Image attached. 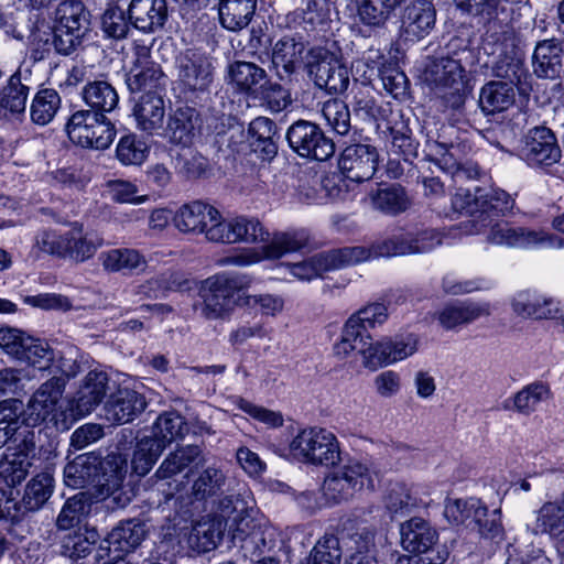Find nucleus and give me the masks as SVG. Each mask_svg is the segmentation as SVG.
Returning a JSON list of instances; mask_svg holds the SVG:
<instances>
[{"mask_svg":"<svg viewBox=\"0 0 564 564\" xmlns=\"http://www.w3.org/2000/svg\"><path fill=\"white\" fill-rule=\"evenodd\" d=\"M251 283L248 275L218 274L204 281L199 290L200 301L195 305L207 321L230 317L236 306H242L240 291Z\"/></svg>","mask_w":564,"mask_h":564,"instance_id":"obj_1","label":"nucleus"},{"mask_svg":"<svg viewBox=\"0 0 564 564\" xmlns=\"http://www.w3.org/2000/svg\"><path fill=\"white\" fill-rule=\"evenodd\" d=\"M377 480V471L358 460H349L325 478L323 494L327 501L337 505L348 501L365 488L375 490Z\"/></svg>","mask_w":564,"mask_h":564,"instance_id":"obj_2","label":"nucleus"},{"mask_svg":"<svg viewBox=\"0 0 564 564\" xmlns=\"http://www.w3.org/2000/svg\"><path fill=\"white\" fill-rule=\"evenodd\" d=\"M291 454L300 462L313 465H335L339 447L335 435L324 429L302 430L290 444Z\"/></svg>","mask_w":564,"mask_h":564,"instance_id":"obj_3","label":"nucleus"},{"mask_svg":"<svg viewBox=\"0 0 564 564\" xmlns=\"http://www.w3.org/2000/svg\"><path fill=\"white\" fill-rule=\"evenodd\" d=\"M305 68L314 84L329 94H341L348 88V68L327 48H311L306 54Z\"/></svg>","mask_w":564,"mask_h":564,"instance_id":"obj_4","label":"nucleus"},{"mask_svg":"<svg viewBox=\"0 0 564 564\" xmlns=\"http://www.w3.org/2000/svg\"><path fill=\"white\" fill-rule=\"evenodd\" d=\"M285 138L290 148L302 158L326 161L335 153L333 140L312 121H295L289 127Z\"/></svg>","mask_w":564,"mask_h":564,"instance_id":"obj_5","label":"nucleus"},{"mask_svg":"<svg viewBox=\"0 0 564 564\" xmlns=\"http://www.w3.org/2000/svg\"><path fill=\"white\" fill-rule=\"evenodd\" d=\"M307 242L304 232H280L275 234L272 240L260 250L247 248L238 253L220 259L221 265L248 267L262 261L263 259H278L286 252L297 251Z\"/></svg>","mask_w":564,"mask_h":564,"instance_id":"obj_6","label":"nucleus"},{"mask_svg":"<svg viewBox=\"0 0 564 564\" xmlns=\"http://www.w3.org/2000/svg\"><path fill=\"white\" fill-rule=\"evenodd\" d=\"M388 318V308L382 303H371L352 314L344 325L341 339L334 345V354L339 358H346L351 352L349 343L356 341L368 330L382 325Z\"/></svg>","mask_w":564,"mask_h":564,"instance_id":"obj_7","label":"nucleus"},{"mask_svg":"<svg viewBox=\"0 0 564 564\" xmlns=\"http://www.w3.org/2000/svg\"><path fill=\"white\" fill-rule=\"evenodd\" d=\"M134 54L135 59L126 77L130 91L162 94L165 86V76L161 66L151 61L150 48L138 45L134 48Z\"/></svg>","mask_w":564,"mask_h":564,"instance_id":"obj_8","label":"nucleus"},{"mask_svg":"<svg viewBox=\"0 0 564 564\" xmlns=\"http://www.w3.org/2000/svg\"><path fill=\"white\" fill-rule=\"evenodd\" d=\"M520 156L531 166H551L562 156L555 134L545 127H535L525 135Z\"/></svg>","mask_w":564,"mask_h":564,"instance_id":"obj_9","label":"nucleus"},{"mask_svg":"<svg viewBox=\"0 0 564 564\" xmlns=\"http://www.w3.org/2000/svg\"><path fill=\"white\" fill-rule=\"evenodd\" d=\"M531 228L513 226L506 220H490L484 218L474 224V229H469L470 234H485L486 241L496 246H505L508 248H531Z\"/></svg>","mask_w":564,"mask_h":564,"instance_id":"obj_10","label":"nucleus"},{"mask_svg":"<svg viewBox=\"0 0 564 564\" xmlns=\"http://www.w3.org/2000/svg\"><path fill=\"white\" fill-rule=\"evenodd\" d=\"M378 164V152L368 144L347 147L340 155L338 166L343 175L352 182L361 183L370 180Z\"/></svg>","mask_w":564,"mask_h":564,"instance_id":"obj_11","label":"nucleus"},{"mask_svg":"<svg viewBox=\"0 0 564 564\" xmlns=\"http://www.w3.org/2000/svg\"><path fill=\"white\" fill-rule=\"evenodd\" d=\"M180 83L191 91H205L213 82V65L204 54L187 50L177 62Z\"/></svg>","mask_w":564,"mask_h":564,"instance_id":"obj_12","label":"nucleus"},{"mask_svg":"<svg viewBox=\"0 0 564 564\" xmlns=\"http://www.w3.org/2000/svg\"><path fill=\"white\" fill-rule=\"evenodd\" d=\"M512 313L521 318L554 321L558 315V301L531 290H521L510 299Z\"/></svg>","mask_w":564,"mask_h":564,"instance_id":"obj_13","label":"nucleus"},{"mask_svg":"<svg viewBox=\"0 0 564 564\" xmlns=\"http://www.w3.org/2000/svg\"><path fill=\"white\" fill-rule=\"evenodd\" d=\"M65 379L52 377L33 393L28 403L29 419L33 424L54 420L58 402L65 389Z\"/></svg>","mask_w":564,"mask_h":564,"instance_id":"obj_14","label":"nucleus"},{"mask_svg":"<svg viewBox=\"0 0 564 564\" xmlns=\"http://www.w3.org/2000/svg\"><path fill=\"white\" fill-rule=\"evenodd\" d=\"M126 463L120 456H107L99 479L100 495L108 500V508H123L130 501V496L122 490L126 479Z\"/></svg>","mask_w":564,"mask_h":564,"instance_id":"obj_15","label":"nucleus"},{"mask_svg":"<svg viewBox=\"0 0 564 564\" xmlns=\"http://www.w3.org/2000/svg\"><path fill=\"white\" fill-rule=\"evenodd\" d=\"M127 12L131 25L143 33L161 31L169 19L166 0H131Z\"/></svg>","mask_w":564,"mask_h":564,"instance_id":"obj_16","label":"nucleus"},{"mask_svg":"<svg viewBox=\"0 0 564 564\" xmlns=\"http://www.w3.org/2000/svg\"><path fill=\"white\" fill-rule=\"evenodd\" d=\"M147 406L142 394L131 389H119L111 393L105 403V417L113 424H124L132 421Z\"/></svg>","mask_w":564,"mask_h":564,"instance_id":"obj_17","label":"nucleus"},{"mask_svg":"<svg viewBox=\"0 0 564 564\" xmlns=\"http://www.w3.org/2000/svg\"><path fill=\"white\" fill-rule=\"evenodd\" d=\"M563 47L555 40H543L536 43L532 55L533 73L543 79H558L564 75Z\"/></svg>","mask_w":564,"mask_h":564,"instance_id":"obj_18","label":"nucleus"},{"mask_svg":"<svg viewBox=\"0 0 564 564\" xmlns=\"http://www.w3.org/2000/svg\"><path fill=\"white\" fill-rule=\"evenodd\" d=\"M529 528L534 535L547 534L555 541L557 551L564 556V503H543L536 511L534 523Z\"/></svg>","mask_w":564,"mask_h":564,"instance_id":"obj_19","label":"nucleus"},{"mask_svg":"<svg viewBox=\"0 0 564 564\" xmlns=\"http://www.w3.org/2000/svg\"><path fill=\"white\" fill-rule=\"evenodd\" d=\"M147 535L145 523L139 519L121 521L104 540L100 550L113 551L120 554L133 552Z\"/></svg>","mask_w":564,"mask_h":564,"instance_id":"obj_20","label":"nucleus"},{"mask_svg":"<svg viewBox=\"0 0 564 564\" xmlns=\"http://www.w3.org/2000/svg\"><path fill=\"white\" fill-rule=\"evenodd\" d=\"M401 28L406 36L423 39L434 29L436 11L427 0H415L409 3L402 14Z\"/></svg>","mask_w":564,"mask_h":564,"instance_id":"obj_21","label":"nucleus"},{"mask_svg":"<svg viewBox=\"0 0 564 564\" xmlns=\"http://www.w3.org/2000/svg\"><path fill=\"white\" fill-rule=\"evenodd\" d=\"M104 246V238L95 231H84L82 226H74L64 234V258L76 263L91 259Z\"/></svg>","mask_w":564,"mask_h":564,"instance_id":"obj_22","label":"nucleus"},{"mask_svg":"<svg viewBox=\"0 0 564 564\" xmlns=\"http://www.w3.org/2000/svg\"><path fill=\"white\" fill-rule=\"evenodd\" d=\"M402 547L411 553L436 550L438 534L429 522L421 518H412L400 529Z\"/></svg>","mask_w":564,"mask_h":564,"instance_id":"obj_23","label":"nucleus"},{"mask_svg":"<svg viewBox=\"0 0 564 564\" xmlns=\"http://www.w3.org/2000/svg\"><path fill=\"white\" fill-rule=\"evenodd\" d=\"M104 460L94 454H84L69 462L64 468V482L72 488L99 486Z\"/></svg>","mask_w":564,"mask_h":564,"instance_id":"obj_24","label":"nucleus"},{"mask_svg":"<svg viewBox=\"0 0 564 564\" xmlns=\"http://www.w3.org/2000/svg\"><path fill=\"white\" fill-rule=\"evenodd\" d=\"M267 77L265 69L251 62L234 61L227 66L228 84L248 96L258 97Z\"/></svg>","mask_w":564,"mask_h":564,"instance_id":"obj_25","label":"nucleus"},{"mask_svg":"<svg viewBox=\"0 0 564 564\" xmlns=\"http://www.w3.org/2000/svg\"><path fill=\"white\" fill-rule=\"evenodd\" d=\"M234 543H240V547L250 551H261L265 545L264 529L252 516V510L246 507V512L232 517L229 523Z\"/></svg>","mask_w":564,"mask_h":564,"instance_id":"obj_26","label":"nucleus"},{"mask_svg":"<svg viewBox=\"0 0 564 564\" xmlns=\"http://www.w3.org/2000/svg\"><path fill=\"white\" fill-rule=\"evenodd\" d=\"M217 209L200 200L183 205L174 215L173 224L185 234L206 232L210 220H215Z\"/></svg>","mask_w":564,"mask_h":564,"instance_id":"obj_27","label":"nucleus"},{"mask_svg":"<svg viewBox=\"0 0 564 564\" xmlns=\"http://www.w3.org/2000/svg\"><path fill=\"white\" fill-rule=\"evenodd\" d=\"M490 314L491 306L488 302L464 301L443 307L437 313V319L442 327L451 330Z\"/></svg>","mask_w":564,"mask_h":564,"instance_id":"obj_28","label":"nucleus"},{"mask_svg":"<svg viewBox=\"0 0 564 564\" xmlns=\"http://www.w3.org/2000/svg\"><path fill=\"white\" fill-rule=\"evenodd\" d=\"M425 78L436 88L457 87L465 85L467 80L460 59L451 56H441L430 62L425 69Z\"/></svg>","mask_w":564,"mask_h":564,"instance_id":"obj_29","label":"nucleus"},{"mask_svg":"<svg viewBox=\"0 0 564 564\" xmlns=\"http://www.w3.org/2000/svg\"><path fill=\"white\" fill-rule=\"evenodd\" d=\"M305 44L294 36H283L272 48V64L281 80L289 79L302 61Z\"/></svg>","mask_w":564,"mask_h":564,"instance_id":"obj_30","label":"nucleus"},{"mask_svg":"<svg viewBox=\"0 0 564 564\" xmlns=\"http://www.w3.org/2000/svg\"><path fill=\"white\" fill-rule=\"evenodd\" d=\"M108 382L109 378L104 371L91 370L87 373L74 400L78 414H89L101 403L109 390Z\"/></svg>","mask_w":564,"mask_h":564,"instance_id":"obj_31","label":"nucleus"},{"mask_svg":"<svg viewBox=\"0 0 564 564\" xmlns=\"http://www.w3.org/2000/svg\"><path fill=\"white\" fill-rule=\"evenodd\" d=\"M138 127L149 133H153L163 127L165 105L162 94H143L133 108Z\"/></svg>","mask_w":564,"mask_h":564,"instance_id":"obj_32","label":"nucleus"},{"mask_svg":"<svg viewBox=\"0 0 564 564\" xmlns=\"http://www.w3.org/2000/svg\"><path fill=\"white\" fill-rule=\"evenodd\" d=\"M514 96V89L510 84L502 80H491L481 87L478 105L486 116L501 113L513 105Z\"/></svg>","mask_w":564,"mask_h":564,"instance_id":"obj_33","label":"nucleus"},{"mask_svg":"<svg viewBox=\"0 0 564 564\" xmlns=\"http://www.w3.org/2000/svg\"><path fill=\"white\" fill-rule=\"evenodd\" d=\"M258 0H219V21L223 28L238 32L252 21Z\"/></svg>","mask_w":564,"mask_h":564,"instance_id":"obj_34","label":"nucleus"},{"mask_svg":"<svg viewBox=\"0 0 564 564\" xmlns=\"http://www.w3.org/2000/svg\"><path fill=\"white\" fill-rule=\"evenodd\" d=\"M405 0H357V17L367 26L383 28Z\"/></svg>","mask_w":564,"mask_h":564,"instance_id":"obj_35","label":"nucleus"},{"mask_svg":"<svg viewBox=\"0 0 564 564\" xmlns=\"http://www.w3.org/2000/svg\"><path fill=\"white\" fill-rule=\"evenodd\" d=\"M85 104L93 111L102 115L116 109L119 96L116 88L106 80H94L85 85L82 91Z\"/></svg>","mask_w":564,"mask_h":564,"instance_id":"obj_36","label":"nucleus"},{"mask_svg":"<svg viewBox=\"0 0 564 564\" xmlns=\"http://www.w3.org/2000/svg\"><path fill=\"white\" fill-rule=\"evenodd\" d=\"M189 431L185 419L177 412L161 414L152 426V440L164 449L173 441L183 438Z\"/></svg>","mask_w":564,"mask_h":564,"instance_id":"obj_37","label":"nucleus"},{"mask_svg":"<svg viewBox=\"0 0 564 564\" xmlns=\"http://www.w3.org/2000/svg\"><path fill=\"white\" fill-rule=\"evenodd\" d=\"M196 123L195 109L189 107L177 108L169 118L165 129L166 135L173 143L187 147L195 135Z\"/></svg>","mask_w":564,"mask_h":564,"instance_id":"obj_38","label":"nucleus"},{"mask_svg":"<svg viewBox=\"0 0 564 564\" xmlns=\"http://www.w3.org/2000/svg\"><path fill=\"white\" fill-rule=\"evenodd\" d=\"M91 496L80 491L68 498L56 518V528L62 531L80 525L90 512Z\"/></svg>","mask_w":564,"mask_h":564,"instance_id":"obj_39","label":"nucleus"},{"mask_svg":"<svg viewBox=\"0 0 564 564\" xmlns=\"http://www.w3.org/2000/svg\"><path fill=\"white\" fill-rule=\"evenodd\" d=\"M378 128L387 139L391 141L397 152L403 155L404 161H409L416 155V144L411 138V131L408 124L397 115L386 122L379 123Z\"/></svg>","mask_w":564,"mask_h":564,"instance_id":"obj_40","label":"nucleus"},{"mask_svg":"<svg viewBox=\"0 0 564 564\" xmlns=\"http://www.w3.org/2000/svg\"><path fill=\"white\" fill-rule=\"evenodd\" d=\"M494 73L497 77L506 79L512 87L517 86L521 94H525L530 88L531 76L519 56L507 54L500 56L494 66Z\"/></svg>","mask_w":564,"mask_h":564,"instance_id":"obj_41","label":"nucleus"},{"mask_svg":"<svg viewBox=\"0 0 564 564\" xmlns=\"http://www.w3.org/2000/svg\"><path fill=\"white\" fill-rule=\"evenodd\" d=\"M227 476L221 468L208 466L203 469L192 486V494L196 500H206L226 491Z\"/></svg>","mask_w":564,"mask_h":564,"instance_id":"obj_42","label":"nucleus"},{"mask_svg":"<svg viewBox=\"0 0 564 564\" xmlns=\"http://www.w3.org/2000/svg\"><path fill=\"white\" fill-rule=\"evenodd\" d=\"M349 343L351 346V351L357 350L358 354L362 358V366L366 369L375 371L383 366H389V357L390 352H388V347L386 345V339H381L379 341L372 343L371 336L364 335L360 337V340Z\"/></svg>","mask_w":564,"mask_h":564,"instance_id":"obj_43","label":"nucleus"},{"mask_svg":"<svg viewBox=\"0 0 564 564\" xmlns=\"http://www.w3.org/2000/svg\"><path fill=\"white\" fill-rule=\"evenodd\" d=\"M101 265L109 272H131L137 269H144L147 261L144 257L134 249H112L99 254Z\"/></svg>","mask_w":564,"mask_h":564,"instance_id":"obj_44","label":"nucleus"},{"mask_svg":"<svg viewBox=\"0 0 564 564\" xmlns=\"http://www.w3.org/2000/svg\"><path fill=\"white\" fill-rule=\"evenodd\" d=\"M200 457L202 449L196 445L180 447L165 457L156 470L155 476L159 479L171 478L199 460Z\"/></svg>","mask_w":564,"mask_h":564,"instance_id":"obj_45","label":"nucleus"},{"mask_svg":"<svg viewBox=\"0 0 564 564\" xmlns=\"http://www.w3.org/2000/svg\"><path fill=\"white\" fill-rule=\"evenodd\" d=\"M486 513V506L480 500L470 498L468 500L456 499L445 507V516L455 524H462L474 529L475 522Z\"/></svg>","mask_w":564,"mask_h":564,"instance_id":"obj_46","label":"nucleus"},{"mask_svg":"<svg viewBox=\"0 0 564 564\" xmlns=\"http://www.w3.org/2000/svg\"><path fill=\"white\" fill-rule=\"evenodd\" d=\"M551 398V390L547 383L542 381L532 382L518 391L512 399V410L522 415H531L536 411L539 404Z\"/></svg>","mask_w":564,"mask_h":564,"instance_id":"obj_47","label":"nucleus"},{"mask_svg":"<svg viewBox=\"0 0 564 564\" xmlns=\"http://www.w3.org/2000/svg\"><path fill=\"white\" fill-rule=\"evenodd\" d=\"M53 481L48 473H41L28 482L21 500L25 514L43 507L53 492Z\"/></svg>","mask_w":564,"mask_h":564,"instance_id":"obj_48","label":"nucleus"},{"mask_svg":"<svg viewBox=\"0 0 564 564\" xmlns=\"http://www.w3.org/2000/svg\"><path fill=\"white\" fill-rule=\"evenodd\" d=\"M55 25L69 26L70 30H76V32L87 33L90 25L89 12L86 11L80 1L76 0L59 3L55 12Z\"/></svg>","mask_w":564,"mask_h":564,"instance_id":"obj_49","label":"nucleus"},{"mask_svg":"<svg viewBox=\"0 0 564 564\" xmlns=\"http://www.w3.org/2000/svg\"><path fill=\"white\" fill-rule=\"evenodd\" d=\"M61 107L58 93L51 88L36 93L31 104V119L34 123L45 126L53 120Z\"/></svg>","mask_w":564,"mask_h":564,"instance_id":"obj_50","label":"nucleus"},{"mask_svg":"<svg viewBox=\"0 0 564 564\" xmlns=\"http://www.w3.org/2000/svg\"><path fill=\"white\" fill-rule=\"evenodd\" d=\"M341 549L339 539L334 534H325L317 540L308 555L299 564H340Z\"/></svg>","mask_w":564,"mask_h":564,"instance_id":"obj_51","label":"nucleus"},{"mask_svg":"<svg viewBox=\"0 0 564 564\" xmlns=\"http://www.w3.org/2000/svg\"><path fill=\"white\" fill-rule=\"evenodd\" d=\"M373 206L387 214L397 215L411 206V199L405 189L399 185L381 188L372 198Z\"/></svg>","mask_w":564,"mask_h":564,"instance_id":"obj_52","label":"nucleus"},{"mask_svg":"<svg viewBox=\"0 0 564 564\" xmlns=\"http://www.w3.org/2000/svg\"><path fill=\"white\" fill-rule=\"evenodd\" d=\"M327 271L339 269L346 265L357 264L373 257L372 246L370 248L356 246L333 249L322 252Z\"/></svg>","mask_w":564,"mask_h":564,"instance_id":"obj_53","label":"nucleus"},{"mask_svg":"<svg viewBox=\"0 0 564 564\" xmlns=\"http://www.w3.org/2000/svg\"><path fill=\"white\" fill-rule=\"evenodd\" d=\"M32 465L30 459L11 453V446H8L0 460V477L8 487H14L26 478Z\"/></svg>","mask_w":564,"mask_h":564,"instance_id":"obj_54","label":"nucleus"},{"mask_svg":"<svg viewBox=\"0 0 564 564\" xmlns=\"http://www.w3.org/2000/svg\"><path fill=\"white\" fill-rule=\"evenodd\" d=\"M99 539L96 529H86L85 532H74L63 539L62 553L73 561H78L90 554Z\"/></svg>","mask_w":564,"mask_h":564,"instance_id":"obj_55","label":"nucleus"},{"mask_svg":"<svg viewBox=\"0 0 564 564\" xmlns=\"http://www.w3.org/2000/svg\"><path fill=\"white\" fill-rule=\"evenodd\" d=\"M29 87L21 82V74L14 73L1 91L0 107L12 113H21L25 110Z\"/></svg>","mask_w":564,"mask_h":564,"instance_id":"obj_56","label":"nucleus"},{"mask_svg":"<svg viewBox=\"0 0 564 564\" xmlns=\"http://www.w3.org/2000/svg\"><path fill=\"white\" fill-rule=\"evenodd\" d=\"M162 452V445L156 444L151 436L144 435L137 443L131 460L132 470L139 476L147 475Z\"/></svg>","mask_w":564,"mask_h":564,"instance_id":"obj_57","label":"nucleus"},{"mask_svg":"<svg viewBox=\"0 0 564 564\" xmlns=\"http://www.w3.org/2000/svg\"><path fill=\"white\" fill-rule=\"evenodd\" d=\"M322 115L336 133L346 135L350 131V111L343 100L333 98L325 101Z\"/></svg>","mask_w":564,"mask_h":564,"instance_id":"obj_58","label":"nucleus"},{"mask_svg":"<svg viewBox=\"0 0 564 564\" xmlns=\"http://www.w3.org/2000/svg\"><path fill=\"white\" fill-rule=\"evenodd\" d=\"M410 232L393 234L372 245L375 258L379 257H399L413 254Z\"/></svg>","mask_w":564,"mask_h":564,"instance_id":"obj_59","label":"nucleus"},{"mask_svg":"<svg viewBox=\"0 0 564 564\" xmlns=\"http://www.w3.org/2000/svg\"><path fill=\"white\" fill-rule=\"evenodd\" d=\"M23 352L19 356V360L25 361L39 369H46L54 360V350L50 345L41 339L29 336L25 338Z\"/></svg>","mask_w":564,"mask_h":564,"instance_id":"obj_60","label":"nucleus"},{"mask_svg":"<svg viewBox=\"0 0 564 564\" xmlns=\"http://www.w3.org/2000/svg\"><path fill=\"white\" fill-rule=\"evenodd\" d=\"M100 115V111H93L90 109L75 111L66 123L68 138L76 144L78 142H87L89 131L95 127Z\"/></svg>","mask_w":564,"mask_h":564,"instance_id":"obj_61","label":"nucleus"},{"mask_svg":"<svg viewBox=\"0 0 564 564\" xmlns=\"http://www.w3.org/2000/svg\"><path fill=\"white\" fill-rule=\"evenodd\" d=\"M482 188L475 187L474 191L459 188L452 199L453 208L458 213H465L470 216L478 214V219L471 220V228L474 224L480 221L485 217L482 216Z\"/></svg>","mask_w":564,"mask_h":564,"instance_id":"obj_62","label":"nucleus"},{"mask_svg":"<svg viewBox=\"0 0 564 564\" xmlns=\"http://www.w3.org/2000/svg\"><path fill=\"white\" fill-rule=\"evenodd\" d=\"M148 145L135 135H124L117 144L116 154L123 165H140L148 156Z\"/></svg>","mask_w":564,"mask_h":564,"instance_id":"obj_63","label":"nucleus"},{"mask_svg":"<svg viewBox=\"0 0 564 564\" xmlns=\"http://www.w3.org/2000/svg\"><path fill=\"white\" fill-rule=\"evenodd\" d=\"M129 18L126 17V11L119 7L108 8L101 17V28L108 37L115 40L124 39L130 30Z\"/></svg>","mask_w":564,"mask_h":564,"instance_id":"obj_64","label":"nucleus"}]
</instances>
